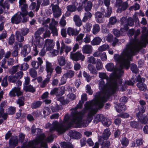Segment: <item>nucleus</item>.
<instances>
[{"label":"nucleus","mask_w":148,"mask_h":148,"mask_svg":"<svg viewBox=\"0 0 148 148\" xmlns=\"http://www.w3.org/2000/svg\"><path fill=\"white\" fill-rule=\"evenodd\" d=\"M134 42H130L126 46V50L121 53V55L115 54L114 55V60L119 64L120 67L128 69L130 66L131 57L136 55L139 51L138 49L134 45Z\"/></svg>","instance_id":"obj_1"},{"label":"nucleus","mask_w":148,"mask_h":148,"mask_svg":"<svg viewBox=\"0 0 148 148\" xmlns=\"http://www.w3.org/2000/svg\"><path fill=\"white\" fill-rule=\"evenodd\" d=\"M139 102L140 106L138 105L137 108H136L134 110L136 116L141 123L146 124L148 121V118L147 116L144 114L146 109L145 106L146 103L143 100H140Z\"/></svg>","instance_id":"obj_2"},{"label":"nucleus","mask_w":148,"mask_h":148,"mask_svg":"<svg viewBox=\"0 0 148 148\" xmlns=\"http://www.w3.org/2000/svg\"><path fill=\"white\" fill-rule=\"evenodd\" d=\"M109 80L110 83L109 84V89L113 91L118 88V84H117V80L115 74H112L110 75Z\"/></svg>","instance_id":"obj_3"},{"label":"nucleus","mask_w":148,"mask_h":148,"mask_svg":"<svg viewBox=\"0 0 148 148\" xmlns=\"http://www.w3.org/2000/svg\"><path fill=\"white\" fill-rule=\"evenodd\" d=\"M70 56L71 58L74 61H77L79 60L81 61L84 60L85 56L82 55L80 51H78L75 53L72 52H71Z\"/></svg>","instance_id":"obj_4"},{"label":"nucleus","mask_w":148,"mask_h":148,"mask_svg":"<svg viewBox=\"0 0 148 148\" xmlns=\"http://www.w3.org/2000/svg\"><path fill=\"white\" fill-rule=\"evenodd\" d=\"M92 103L91 101H87L84 105L85 109L90 111L88 115H92L95 114L97 112L96 109L93 108Z\"/></svg>","instance_id":"obj_5"},{"label":"nucleus","mask_w":148,"mask_h":148,"mask_svg":"<svg viewBox=\"0 0 148 148\" xmlns=\"http://www.w3.org/2000/svg\"><path fill=\"white\" fill-rule=\"evenodd\" d=\"M116 5L119 7H121L120 8H118L117 10V12L119 10L121 12L122 11H125L127 9L128 4L126 1L122 3V0H118L116 1Z\"/></svg>","instance_id":"obj_6"},{"label":"nucleus","mask_w":148,"mask_h":148,"mask_svg":"<svg viewBox=\"0 0 148 148\" xmlns=\"http://www.w3.org/2000/svg\"><path fill=\"white\" fill-rule=\"evenodd\" d=\"M18 144V140L17 136L12 137L9 139V146L10 148H15Z\"/></svg>","instance_id":"obj_7"},{"label":"nucleus","mask_w":148,"mask_h":148,"mask_svg":"<svg viewBox=\"0 0 148 148\" xmlns=\"http://www.w3.org/2000/svg\"><path fill=\"white\" fill-rule=\"evenodd\" d=\"M22 15L20 13H17L14 14L11 18V22L13 24H18L19 23L22 21Z\"/></svg>","instance_id":"obj_8"},{"label":"nucleus","mask_w":148,"mask_h":148,"mask_svg":"<svg viewBox=\"0 0 148 148\" xmlns=\"http://www.w3.org/2000/svg\"><path fill=\"white\" fill-rule=\"evenodd\" d=\"M69 134L70 137L72 139H79L82 137L81 134L75 130H71Z\"/></svg>","instance_id":"obj_9"},{"label":"nucleus","mask_w":148,"mask_h":148,"mask_svg":"<svg viewBox=\"0 0 148 148\" xmlns=\"http://www.w3.org/2000/svg\"><path fill=\"white\" fill-rule=\"evenodd\" d=\"M102 140V137L100 136L98 139V142L101 146V148H109L110 145V143L109 141Z\"/></svg>","instance_id":"obj_10"},{"label":"nucleus","mask_w":148,"mask_h":148,"mask_svg":"<svg viewBox=\"0 0 148 148\" xmlns=\"http://www.w3.org/2000/svg\"><path fill=\"white\" fill-rule=\"evenodd\" d=\"M54 44L53 43V40H52L47 39L45 41L44 45V47H46V49L47 51H50L53 48Z\"/></svg>","instance_id":"obj_11"},{"label":"nucleus","mask_w":148,"mask_h":148,"mask_svg":"<svg viewBox=\"0 0 148 148\" xmlns=\"http://www.w3.org/2000/svg\"><path fill=\"white\" fill-rule=\"evenodd\" d=\"M95 15L97 22L101 23L104 22V20L102 18L103 14L101 12L97 11L95 13Z\"/></svg>","instance_id":"obj_12"},{"label":"nucleus","mask_w":148,"mask_h":148,"mask_svg":"<svg viewBox=\"0 0 148 148\" xmlns=\"http://www.w3.org/2000/svg\"><path fill=\"white\" fill-rule=\"evenodd\" d=\"M31 51L30 47L28 45H25L23 47V49L21 52V55L23 57H25Z\"/></svg>","instance_id":"obj_13"},{"label":"nucleus","mask_w":148,"mask_h":148,"mask_svg":"<svg viewBox=\"0 0 148 148\" xmlns=\"http://www.w3.org/2000/svg\"><path fill=\"white\" fill-rule=\"evenodd\" d=\"M46 71L48 73L47 76L49 75L51 76L53 71V68H52V64L47 61L46 62Z\"/></svg>","instance_id":"obj_14"},{"label":"nucleus","mask_w":148,"mask_h":148,"mask_svg":"<svg viewBox=\"0 0 148 148\" xmlns=\"http://www.w3.org/2000/svg\"><path fill=\"white\" fill-rule=\"evenodd\" d=\"M82 51L84 53L91 54L92 51V47L90 45H86L83 47Z\"/></svg>","instance_id":"obj_15"},{"label":"nucleus","mask_w":148,"mask_h":148,"mask_svg":"<svg viewBox=\"0 0 148 148\" xmlns=\"http://www.w3.org/2000/svg\"><path fill=\"white\" fill-rule=\"evenodd\" d=\"M79 33V31L77 29L75 30L73 28L71 27H68L67 30V34L69 35L77 36Z\"/></svg>","instance_id":"obj_16"},{"label":"nucleus","mask_w":148,"mask_h":148,"mask_svg":"<svg viewBox=\"0 0 148 148\" xmlns=\"http://www.w3.org/2000/svg\"><path fill=\"white\" fill-rule=\"evenodd\" d=\"M111 134V132L109 129H107L104 130L103 133L102 139L103 138V140H107L109 138Z\"/></svg>","instance_id":"obj_17"},{"label":"nucleus","mask_w":148,"mask_h":148,"mask_svg":"<svg viewBox=\"0 0 148 148\" xmlns=\"http://www.w3.org/2000/svg\"><path fill=\"white\" fill-rule=\"evenodd\" d=\"M28 7L27 5L26 4H24L21 8V12H20V13L22 17L26 16L28 14V12L27 10V9Z\"/></svg>","instance_id":"obj_18"},{"label":"nucleus","mask_w":148,"mask_h":148,"mask_svg":"<svg viewBox=\"0 0 148 148\" xmlns=\"http://www.w3.org/2000/svg\"><path fill=\"white\" fill-rule=\"evenodd\" d=\"M105 67L107 70L109 71H114L116 70L114 64L112 62L107 64L105 66Z\"/></svg>","instance_id":"obj_19"},{"label":"nucleus","mask_w":148,"mask_h":148,"mask_svg":"<svg viewBox=\"0 0 148 148\" xmlns=\"http://www.w3.org/2000/svg\"><path fill=\"white\" fill-rule=\"evenodd\" d=\"M35 38L36 41V44L39 47L42 48L44 45V39L41 37Z\"/></svg>","instance_id":"obj_20"},{"label":"nucleus","mask_w":148,"mask_h":148,"mask_svg":"<svg viewBox=\"0 0 148 148\" xmlns=\"http://www.w3.org/2000/svg\"><path fill=\"white\" fill-rule=\"evenodd\" d=\"M42 103V102L40 101H34L31 105V108L33 109L38 108L41 106Z\"/></svg>","instance_id":"obj_21"},{"label":"nucleus","mask_w":148,"mask_h":148,"mask_svg":"<svg viewBox=\"0 0 148 148\" xmlns=\"http://www.w3.org/2000/svg\"><path fill=\"white\" fill-rule=\"evenodd\" d=\"M16 40L20 42H23L24 40V37L20 33V31H16L15 32Z\"/></svg>","instance_id":"obj_22"},{"label":"nucleus","mask_w":148,"mask_h":148,"mask_svg":"<svg viewBox=\"0 0 148 148\" xmlns=\"http://www.w3.org/2000/svg\"><path fill=\"white\" fill-rule=\"evenodd\" d=\"M85 5L84 6V9L86 12L90 11L92 7V5L90 1L85 2Z\"/></svg>","instance_id":"obj_23"},{"label":"nucleus","mask_w":148,"mask_h":148,"mask_svg":"<svg viewBox=\"0 0 148 148\" xmlns=\"http://www.w3.org/2000/svg\"><path fill=\"white\" fill-rule=\"evenodd\" d=\"M132 79L134 83H136L138 82V83H141L143 82H145V79L144 78H142L140 75H138L136 79H135L134 77H132Z\"/></svg>","instance_id":"obj_24"},{"label":"nucleus","mask_w":148,"mask_h":148,"mask_svg":"<svg viewBox=\"0 0 148 148\" xmlns=\"http://www.w3.org/2000/svg\"><path fill=\"white\" fill-rule=\"evenodd\" d=\"M102 41V39L99 37L94 38L91 41V44L92 45H99Z\"/></svg>","instance_id":"obj_25"},{"label":"nucleus","mask_w":148,"mask_h":148,"mask_svg":"<svg viewBox=\"0 0 148 148\" xmlns=\"http://www.w3.org/2000/svg\"><path fill=\"white\" fill-rule=\"evenodd\" d=\"M23 89L26 92H28L33 93L34 92L36 91V90L31 85L24 86Z\"/></svg>","instance_id":"obj_26"},{"label":"nucleus","mask_w":148,"mask_h":148,"mask_svg":"<svg viewBox=\"0 0 148 148\" xmlns=\"http://www.w3.org/2000/svg\"><path fill=\"white\" fill-rule=\"evenodd\" d=\"M143 140L141 138L138 139H136L134 141L133 143H132V147H138L141 145L143 144Z\"/></svg>","instance_id":"obj_27"},{"label":"nucleus","mask_w":148,"mask_h":148,"mask_svg":"<svg viewBox=\"0 0 148 148\" xmlns=\"http://www.w3.org/2000/svg\"><path fill=\"white\" fill-rule=\"evenodd\" d=\"M144 82H143L140 83H138L136 85L140 90L145 91L147 90V86L144 83Z\"/></svg>","instance_id":"obj_28"},{"label":"nucleus","mask_w":148,"mask_h":148,"mask_svg":"<svg viewBox=\"0 0 148 148\" xmlns=\"http://www.w3.org/2000/svg\"><path fill=\"white\" fill-rule=\"evenodd\" d=\"M92 16V14L90 12H86L84 13V16L82 19V21L83 22H86L88 19L91 18Z\"/></svg>","instance_id":"obj_29"},{"label":"nucleus","mask_w":148,"mask_h":148,"mask_svg":"<svg viewBox=\"0 0 148 148\" xmlns=\"http://www.w3.org/2000/svg\"><path fill=\"white\" fill-rule=\"evenodd\" d=\"M126 109L125 105L123 104L118 103L117 104V107L116 108V111L119 113H120L123 111H125Z\"/></svg>","instance_id":"obj_30"},{"label":"nucleus","mask_w":148,"mask_h":148,"mask_svg":"<svg viewBox=\"0 0 148 148\" xmlns=\"http://www.w3.org/2000/svg\"><path fill=\"white\" fill-rule=\"evenodd\" d=\"M74 75V72L71 70L67 71V72L64 75V76L66 79L68 78H71Z\"/></svg>","instance_id":"obj_31"},{"label":"nucleus","mask_w":148,"mask_h":148,"mask_svg":"<svg viewBox=\"0 0 148 148\" xmlns=\"http://www.w3.org/2000/svg\"><path fill=\"white\" fill-rule=\"evenodd\" d=\"M66 131L64 125L62 124L60 125L56 129V131L60 134H63Z\"/></svg>","instance_id":"obj_32"},{"label":"nucleus","mask_w":148,"mask_h":148,"mask_svg":"<svg viewBox=\"0 0 148 148\" xmlns=\"http://www.w3.org/2000/svg\"><path fill=\"white\" fill-rule=\"evenodd\" d=\"M88 68L91 73L95 75L97 74V72L93 64H89L88 66Z\"/></svg>","instance_id":"obj_33"},{"label":"nucleus","mask_w":148,"mask_h":148,"mask_svg":"<svg viewBox=\"0 0 148 148\" xmlns=\"http://www.w3.org/2000/svg\"><path fill=\"white\" fill-rule=\"evenodd\" d=\"M104 115L102 114H97L95 116L94 121H95L96 123L101 122L103 119Z\"/></svg>","instance_id":"obj_34"},{"label":"nucleus","mask_w":148,"mask_h":148,"mask_svg":"<svg viewBox=\"0 0 148 148\" xmlns=\"http://www.w3.org/2000/svg\"><path fill=\"white\" fill-rule=\"evenodd\" d=\"M58 62L60 66H62L65 65L66 64V62L64 57L63 56H60L58 60Z\"/></svg>","instance_id":"obj_35"},{"label":"nucleus","mask_w":148,"mask_h":148,"mask_svg":"<svg viewBox=\"0 0 148 148\" xmlns=\"http://www.w3.org/2000/svg\"><path fill=\"white\" fill-rule=\"evenodd\" d=\"M49 29L51 31V33L56 36L58 35V30L55 25L50 24L49 25Z\"/></svg>","instance_id":"obj_36"},{"label":"nucleus","mask_w":148,"mask_h":148,"mask_svg":"<svg viewBox=\"0 0 148 148\" xmlns=\"http://www.w3.org/2000/svg\"><path fill=\"white\" fill-rule=\"evenodd\" d=\"M100 27L99 25L95 24L93 26L92 33L94 34H96L100 31Z\"/></svg>","instance_id":"obj_37"},{"label":"nucleus","mask_w":148,"mask_h":148,"mask_svg":"<svg viewBox=\"0 0 148 148\" xmlns=\"http://www.w3.org/2000/svg\"><path fill=\"white\" fill-rule=\"evenodd\" d=\"M44 31V28L40 27L39 28L35 33V38H39L41 37L40 35L43 33Z\"/></svg>","instance_id":"obj_38"},{"label":"nucleus","mask_w":148,"mask_h":148,"mask_svg":"<svg viewBox=\"0 0 148 148\" xmlns=\"http://www.w3.org/2000/svg\"><path fill=\"white\" fill-rule=\"evenodd\" d=\"M60 145L61 147L63 148H73L72 145H70L65 142H61Z\"/></svg>","instance_id":"obj_39"},{"label":"nucleus","mask_w":148,"mask_h":148,"mask_svg":"<svg viewBox=\"0 0 148 148\" xmlns=\"http://www.w3.org/2000/svg\"><path fill=\"white\" fill-rule=\"evenodd\" d=\"M24 97H22L19 98L17 100V103L19 105V107L21 106H23L25 105V103L24 101Z\"/></svg>","instance_id":"obj_40"},{"label":"nucleus","mask_w":148,"mask_h":148,"mask_svg":"<svg viewBox=\"0 0 148 148\" xmlns=\"http://www.w3.org/2000/svg\"><path fill=\"white\" fill-rule=\"evenodd\" d=\"M121 142L122 145L124 147L127 146L129 143L128 139L125 137L122 138L121 140Z\"/></svg>","instance_id":"obj_41"},{"label":"nucleus","mask_w":148,"mask_h":148,"mask_svg":"<svg viewBox=\"0 0 148 148\" xmlns=\"http://www.w3.org/2000/svg\"><path fill=\"white\" fill-rule=\"evenodd\" d=\"M67 9L70 12H73L76 10L77 8L75 5H71L67 6Z\"/></svg>","instance_id":"obj_42"},{"label":"nucleus","mask_w":148,"mask_h":148,"mask_svg":"<svg viewBox=\"0 0 148 148\" xmlns=\"http://www.w3.org/2000/svg\"><path fill=\"white\" fill-rule=\"evenodd\" d=\"M29 73L31 76L34 78H35L37 76V72L33 68L30 69L29 70Z\"/></svg>","instance_id":"obj_43"},{"label":"nucleus","mask_w":148,"mask_h":148,"mask_svg":"<svg viewBox=\"0 0 148 148\" xmlns=\"http://www.w3.org/2000/svg\"><path fill=\"white\" fill-rule=\"evenodd\" d=\"M110 94V92H108V94L107 95H104L102 97L100 98V101L104 103L107 101L108 100V99L109 97V94Z\"/></svg>","instance_id":"obj_44"},{"label":"nucleus","mask_w":148,"mask_h":148,"mask_svg":"<svg viewBox=\"0 0 148 148\" xmlns=\"http://www.w3.org/2000/svg\"><path fill=\"white\" fill-rule=\"evenodd\" d=\"M29 29L26 27H24L21 29L20 32L23 36L26 35L29 32Z\"/></svg>","instance_id":"obj_45"},{"label":"nucleus","mask_w":148,"mask_h":148,"mask_svg":"<svg viewBox=\"0 0 148 148\" xmlns=\"http://www.w3.org/2000/svg\"><path fill=\"white\" fill-rule=\"evenodd\" d=\"M139 123L138 121H131L130 125L133 128L138 129L139 126Z\"/></svg>","instance_id":"obj_46"},{"label":"nucleus","mask_w":148,"mask_h":148,"mask_svg":"<svg viewBox=\"0 0 148 148\" xmlns=\"http://www.w3.org/2000/svg\"><path fill=\"white\" fill-rule=\"evenodd\" d=\"M103 65L101 60L100 59H97V60L96 68L97 70H100L102 69Z\"/></svg>","instance_id":"obj_47"},{"label":"nucleus","mask_w":148,"mask_h":148,"mask_svg":"<svg viewBox=\"0 0 148 148\" xmlns=\"http://www.w3.org/2000/svg\"><path fill=\"white\" fill-rule=\"evenodd\" d=\"M8 79L10 82L15 83L17 81V78L15 75H10L8 77Z\"/></svg>","instance_id":"obj_48"},{"label":"nucleus","mask_w":148,"mask_h":148,"mask_svg":"<svg viewBox=\"0 0 148 148\" xmlns=\"http://www.w3.org/2000/svg\"><path fill=\"white\" fill-rule=\"evenodd\" d=\"M131 70L133 73L137 74L138 72V69L137 68V65L135 64H133L131 66Z\"/></svg>","instance_id":"obj_49"},{"label":"nucleus","mask_w":148,"mask_h":148,"mask_svg":"<svg viewBox=\"0 0 148 148\" xmlns=\"http://www.w3.org/2000/svg\"><path fill=\"white\" fill-rule=\"evenodd\" d=\"M112 8L111 7L108 8L105 12L104 16L106 17H109L110 16L112 13Z\"/></svg>","instance_id":"obj_50"},{"label":"nucleus","mask_w":148,"mask_h":148,"mask_svg":"<svg viewBox=\"0 0 148 148\" xmlns=\"http://www.w3.org/2000/svg\"><path fill=\"white\" fill-rule=\"evenodd\" d=\"M109 46L108 44L103 45L99 47L98 48L99 51H103L106 50L107 49H109Z\"/></svg>","instance_id":"obj_51"},{"label":"nucleus","mask_w":148,"mask_h":148,"mask_svg":"<svg viewBox=\"0 0 148 148\" xmlns=\"http://www.w3.org/2000/svg\"><path fill=\"white\" fill-rule=\"evenodd\" d=\"M40 143L41 147H43L45 148H48V145L45 142L42 141L41 140H38L35 142L36 145Z\"/></svg>","instance_id":"obj_52"},{"label":"nucleus","mask_w":148,"mask_h":148,"mask_svg":"<svg viewBox=\"0 0 148 148\" xmlns=\"http://www.w3.org/2000/svg\"><path fill=\"white\" fill-rule=\"evenodd\" d=\"M40 143L41 147H43L45 148H48V145L45 142L42 141L41 140H38L35 142L36 145Z\"/></svg>","instance_id":"obj_53"},{"label":"nucleus","mask_w":148,"mask_h":148,"mask_svg":"<svg viewBox=\"0 0 148 148\" xmlns=\"http://www.w3.org/2000/svg\"><path fill=\"white\" fill-rule=\"evenodd\" d=\"M16 112V108L11 106L10 107L8 110V112L9 114L13 115L15 114Z\"/></svg>","instance_id":"obj_54"},{"label":"nucleus","mask_w":148,"mask_h":148,"mask_svg":"<svg viewBox=\"0 0 148 148\" xmlns=\"http://www.w3.org/2000/svg\"><path fill=\"white\" fill-rule=\"evenodd\" d=\"M15 36L14 35L12 34L9 37L8 44L10 45H12L15 42Z\"/></svg>","instance_id":"obj_55"},{"label":"nucleus","mask_w":148,"mask_h":148,"mask_svg":"<svg viewBox=\"0 0 148 148\" xmlns=\"http://www.w3.org/2000/svg\"><path fill=\"white\" fill-rule=\"evenodd\" d=\"M61 107L59 105L57 104L55 107H52L51 109L53 112H57L61 109Z\"/></svg>","instance_id":"obj_56"},{"label":"nucleus","mask_w":148,"mask_h":148,"mask_svg":"<svg viewBox=\"0 0 148 148\" xmlns=\"http://www.w3.org/2000/svg\"><path fill=\"white\" fill-rule=\"evenodd\" d=\"M18 141L21 143H23L25 139V135L22 133H20L18 136Z\"/></svg>","instance_id":"obj_57"},{"label":"nucleus","mask_w":148,"mask_h":148,"mask_svg":"<svg viewBox=\"0 0 148 148\" xmlns=\"http://www.w3.org/2000/svg\"><path fill=\"white\" fill-rule=\"evenodd\" d=\"M113 34L116 37H119L121 35L120 30H118L116 29H113Z\"/></svg>","instance_id":"obj_58"},{"label":"nucleus","mask_w":148,"mask_h":148,"mask_svg":"<svg viewBox=\"0 0 148 148\" xmlns=\"http://www.w3.org/2000/svg\"><path fill=\"white\" fill-rule=\"evenodd\" d=\"M121 132L119 129L115 130L114 133V138H118L121 136Z\"/></svg>","instance_id":"obj_59"},{"label":"nucleus","mask_w":148,"mask_h":148,"mask_svg":"<svg viewBox=\"0 0 148 148\" xmlns=\"http://www.w3.org/2000/svg\"><path fill=\"white\" fill-rule=\"evenodd\" d=\"M49 78L47 77L42 81V84L41 85V87L42 88L45 87L47 84L49 82Z\"/></svg>","instance_id":"obj_60"},{"label":"nucleus","mask_w":148,"mask_h":148,"mask_svg":"<svg viewBox=\"0 0 148 148\" xmlns=\"http://www.w3.org/2000/svg\"><path fill=\"white\" fill-rule=\"evenodd\" d=\"M99 76L101 79H106L108 80V76L106 73H99Z\"/></svg>","instance_id":"obj_61"},{"label":"nucleus","mask_w":148,"mask_h":148,"mask_svg":"<svg viewBox=\"0 0 148 148\" xmlns=\"http://www.w3.org/2000/svg\"><path fill=\"white\" fill-rule=\"evenodd\" d=\"M127 24L130 26H132L134 25V20L131 17H129L127 20Z\"/></svg>","instance_id":"obj_62"},{"label":"nucleus","mask_w":148,"mask_h":148,"mask_svg":"<svg viewBox=\"0 0 148 148\" xmlns=\"http://www.w3.org/2000/svg\"><path fill=\"white\" fill-rule=\"evenodd\" d=\"M101 122L105 126L107 127H108L110 125V124L108 123V120L106 118L103 116V119Z\"/></svg>","instance_id":"obj_63"},{"label":"nucleus","mask_w":148,"mask_h":148,"mask_svg":"<svg viewBox=\"0 0 148 148\" xmlns=\"http://www.w3.org/2000/svg\"><path fill=\"white\" fill-rule=\"evenodd\" d=\"M16 88L12 89L9 92V95L11 97H15L16 96Z\"/></svg>","instance_id":"obj_64"}]
</instances>
